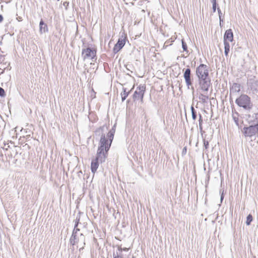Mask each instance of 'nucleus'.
<instances>
[{"instance_id":"f257e3e1","label":"nucleus","mask_w":258,"mask_h":258,"mask_svg":"<svg viewBox=\"0 0 258 258\" xmlns=\"http://www.w3.org/2000/svg\"><path fill=\"white\" fill-rule=\"evenodd\" d=\"M196 75L198 78L200 88L205 93L208 92L211 85V80L209 77L208 67L205 64H201L197 67Z\"/></svg>"},{"instance_id":"f03ea898","label":"nucleus","mask_w":258,"mask_h":258,"mask_svg":"<svg viewBox=\"0 0 258 258\" xmlns=\"http://www.w3.org/2000/svg\"><path fill=\"white\" fill-rule=\"evenodd\" d=\"M112 142L109 140L108 138L105 137V134H102L99 143V147L97 151L99 156L100 155L107 156L108 152L110 148Z\"/></svg>"},{"instance_id":"7ed1b4c3","label":"nucleus","mask_w":258,"mask_h":258,"mask_svg":"<svg viewBox=\"0 0 258 258\" xmlns=\"http://www.w3.org/2000/svg\"><path fill=\"white\" fill-rule=\"evenodd\" d=\"M235 103L246 111H249L253 107L251 98L246 94H241L235 100Z\"/></svg>"},{"instance_id":"20e7f679","label":"nucleus","mask_w":258,"mask_h":258,"mask_svg":"<svg viewBox=\"0 0 258 258\" xmlns=\"http://www.w3.org/2000/svg\"><path fill=\"white\" fill-rule=\"evenodd\" d=\"M79 232L80 229H74L72 236L70 239V243L73 245H75L78 243H82L83 241H85L84 235Z\"/></svg>"},{"instance_id":"39448f33","label":"nucleus","mask_w":258,"mask_h":258,"mask_svg":"<svg viewBox=\"0 0 258 258\" xmlns=\"http://www.w3.org/2000/svg\"><path fill=\"white\" fill-rule=\"evenodd\" d=\"M248 90L252 94L258 96V80L255 76H251L247 80V82Z\"/></svg>"},{"instance_id":"423d86ee","label":"nucleus","mask_w":258,"mask_h":258,"mask_svg":"<svg viewBox=\"0 0 258 258\" xmlns=\"http://www.w3.org/2000/svg\"><path fill=\"white\" fill-rule=\"evenodd\" d=\"M106 158L107 157L105 155H100L99 156V154L97 153L95 159L92 160L91 162V168L92 172L94 173L99 166V163L105 162Z\"/></svg>"},{"instance_id":"0eeeda50","label":"nucleus","mask_w":258,"mask_h":258,"mask_svg":"<svg viewBox=\"0 0 258 258\" xmlns=\"http://www.w3.org/2000/svg\"><path fill=\"white\" fill-rule=\"evenodd\" d=\"M242 132L245 137H251L258 133V123L252 124L248 127L244 126Z\"/></svg>"},{"instance_id":"6e6552de","label":"nucleus","mask_w":258,"mask_h":258,"mask_svg":"<svg viewBox=\"0 0 258 258\" xmlns=\"http://www.w3.org/2000/svg\"><path fill=\"white\" fill-rule=\"evenodd\" d=\"M96 55V51L93 48L88 47L86 49L82 50V55L83 57L84 60L86 59H90L94 61V59L95 58Z\"/></svg>"},{"instance_id":"1a4fd4ad","label":"nucleus","mask_w":258,"mask_h":258,"mask_svg":"<svg viewBox=\"0 0 258 258\" xmlns=\"http://www.w3.org/2000/svg\"><path fill=\"white\" fill-rule=\"evenodd\" d=\"M183 78L185 80L186 85L188 89H191L194 90V88L192 86V79L191 78V70L189 68H187L184 71Z\"/></svg>"},{"instance_id":"9d476101","label":"nucleus","mask_w":258,"mask_h":258,"mask_svg":"<svg viewBox=\"0 0 258 258\" xmlns=\"http://www.w3.org/2000/svg\"><path fill=\"white\" fill-rule=\"evenodd\" d=\"M145 90L146 86L144 85H140L133 94V97L134 100L135 101L141 99L142 101Z\"/></svg>"},{"instance_id":"9b49d317","label":"nucleus","mask_w":258,"mask_h":258,"mask_svg":"<svg viewBox=\"0 0 258 258\" xmlns=\"http://www.w3.org/2000/svg\"><path fill=\"white\" fill-rule=\"evenodd\" d=\"M125 41L124 39L119 38L117 43L115 44L113 51L114 53H117L124 46Z\"/></svg>"},{"instance_id":"f8f14e48","label":"nucleus","mask_w":258,"mask_h":258,"mask_svg":"<svg viewBox=\"0 0 258 258\" xmlns=\"http://www.w3.org/2000/svg\"><path fill=\"white\" fill-rule=\"evenodd\" d=\"M233 40V34L231 29H229L227 30L224 35V42L230 41L232 42Z\"/></svg>"},{"instance_id":"ddd939ff","label":"nucleus","mask_w":258,"mask_h":258,"mask_svg":"<svg viewBox=\"0 0 258 258\" xmlns=\"http://www.w3.org/2000/svg\"><path fill=\"white\" fill-rule=\"evenodd\" d=\"M248 122L253 124L258 123V113H254L248 115Z\"/></svg>"},{"instance_id":"4468645a","label":"nucleus","mask_w":258,"mask_h":258,"mask_svg":"<svg viewBox=\"0 0 258 258\" xmlns=\"http://www.w3.org/2000/svg\"><path fill=\"white\" fill-rule=\"evenodd\" d=\"M48 29L47 25L44 23L42 19L41 20L39 23V32L40 33H46L48 32Z\"/></svg>"},{"instance_id":"2eb2a0df","label":"nucleus","mask_w":258,"mask_h":258,"mask_svg":"<svg viewBox=\"0 0 258 258\" xmlns=\"http://www.w3.org/2000/svg\"><path fill=\"white\" fill-rule=\"evenodd\" d=\"M240 91V85L238 83H234L230 88V94L238 93Z\"/></svg>"},{"instance_id":"dca6fc26","label":"nucleus","mask_w":258,"mask_h":258,"mask_svg":"<svg viewBox=\"0 0 258 258\" xmlns=\"http://www.w3.org/2000/svg\"><path fill=\"white\" fill-rule=\"evenodd\" d=\"M115 124L113 125V126L112 127L111 130L109 131V132L107 134V138H108V139L109 141H111V142H112V141L113 140L114 135L115 131Z\"/></svg>"},{"instance_id":"f3484780","label":"nucleus","mask_w":258,"mask_h":258,"mask_svg":"<svg viewBox=\"0 0 258 258\" xmlns=\"http://www.w3.org/2000/svg\"><path fill=\"white\" fill-rule=\"evenodd\" d=\"M232 118L237 126H239V113L235 110H232Z\"/></svg>"},{"instance_id":"a211bd4d","label":"nucleus","mask_w":258,"mask_h":258,"mask_svg":"<svg viewBox=\"0 0 258 258\" xmlns=\"http://www.w3.org/2000/svg\"><path fill=\"white\" fill-rule=\"evenodd\" d=\"M224 53L227 56L230 51V44L228 42H224Z\"/></svg>"},{"instance_id":"6ab92c4d","label":"nucleus","mask_w":258,"mask_h":258,"mask_svg":"<svg viewBox=\"0 0 258 258\" xmlns=\"http://www.w3.org/2000/svg\"><path fill=\"white\" fill-rule=\"evenodd\" d=\"M129 93H130V92H126V88H123V92H122L121 93L122 101H123L125 100L126 97L128 96Z\"/></svg>"},{"instance_id":"aec40b11","label":"nucleus","mask_w":258,"mask_h":258,"mask_svg":"<svg viewBox=\"0 0 258 258\" xmlns=\"http://www.w3.org/2000/svg\"><path fill=\"white\" fill-rule=\"evenodd\" d=\"M191 112V116L193 120H195L197 118V111L195 109L193 104L190 107Z\"/></svg>"},{"instance_id":"412c9836","label":"nucleus","mask_w":258,"mask_h":258,"mask_svg":"<svg viewBox=\"0 0 258 258\" xmlns=\"http://www.w3.org/2000/svg\"><path fill=\"white\" fill-rule=\"evenodd\" d=\"M199 99L201 100V101L205 103H206L207 100L209 99V97L206 94H201L199 96Z\"/></svg>"},{"instance_id":"4be33fe9","label":"nucleus","mask_w":258,"mask_h":258,"mask_svg":"<svg viewBox=\"0 0 258 258\" xmlns=\"http://www.w3.org/2000/svg\"><path fill=\"white\" fill-rule=\"evenodd\" d=\"M252 221V216L251 214H249L246 217V224L247 225H249Z\"/></svg>"},{"instance_id":"5701e85b","label":"nucleus","mask_w":258,"mask_h":258,"mask_svg":"<svg viewBox=\"0 0 258 258\" xmlns=\"http://www.w3.org/2000/svg\"><path fill=\"white\" fill-rule=\"evenodd\" d=\"M76 245H77V247L79 248V250L81 251L84 248V246L85 245V241H83L82 243H78Z\"/></svg>"},{"instance_id":"b1692460","label":"nucleus","mask_w":258,"mask_h":258,"mask_svg":"<svg viewBox=\"0 0 258 258\" xmlns=\"http://www.w3.org/2000/svg\"><path fill=\"white\" fill-rule=\"evenodd\" d=\"M199 129L201 131H202L203 130V126H202V122H203V119L202 116L201 114H199Z\"/></svg>"},{"instance_id":"393cba45","label":"nucleus","mask_w":258,"mask_h":258,"mask_svg":"<svg viewBox=\"0 0 258 258\" xmlns=\"http://www.w3.org/2000/svg\"><path fill=\"white\" fill-rule=\"evenodd\" d=\"M181 43H182V47L183 48V51L188 52L187 46L186 43L183 39H182Z\"/></svg>"},{"instance_id":"a878e982","label":"nucleus","mask_w":258,"mask_h":258,"mask_svg":"<svg viewBox=\"0 0 258 258\" xmlns=\"http://www.w3.org/2000/svg\"><path fill=\"white\" fill-rule=\"evenodd\" d=\"M80 220V216L79 215H77L75 220V224L74 229L78 228L77 227L78 226V224Z\"/></svg>"},{"instance_id":"bb28decb","label":"nucleus","mask_w":258,"mask_h":258,"mask_svg":"<svg viewBox=\"0 0 258 258\" xmlns=\"http://www.w3.org/2000/svg\"><path fill=\"white\" fill-rule=\"evenodd\" d=\"M217 11L218 12V15H219V20H220V25H221V22H223V19L222 18V12L219 8H217Z\"/></svg>"},{"instance_id":"cd10ccee","label":"nucleus","mask_w":258,"mask_h":258,"mask_svg":"<svg viewBox=\"0 0 258 258\" xmlns=\"http://www.w3.org/2000/svg\"><path fill=\"white\" fill-rule=\"evenodd\" d=\"M113 258H123L121 253H118L117 252L115 253H113Z\"/></svg>"},{"instance_id":"c85d7f7f","label":"nucleus","mask_w":258,"mask_h":258,"mask_svg":"<svg viewBox=\"0 0 258 258\" xmlns=\"http://www.w3.org/2000/svg\"><path fill=\"white\" fill-rule=\"evenodd\" d=\"M6 95L5 91L4 89L0 87V96L1 97H5Z\"/></svg>"},{"instance_id":"c756f323","label":"nucleus","mask_w":258,"mask_h":258,"mask_svg":"<svg viewBox=\"0 0 258 258\" xmlns=\"http://www.w3.org/2000/svg\"><path fill=\"white\" fill-rule=\"evenodd\" d=\"M203 142H204V145L205 148L206 149H207L209 148V142L208 141H206L205 139H204L203 140Z\"/></svg>"},{"instance_id":"7c9ffc66","label":"nucleus","mask_w":258,"mask_h":258,"mask_svg":"<svg viewBox=\"0 0 258 258\" xmlns=\"http://www.w3.org/2000/svg\"><path fill=\"white\" fill-rule=\"evenodd\" d=\"M3 52L2 51L1 48H0V62L3 61L4 60V55L3 54Z\"/></svg>"},{"instance_id":"2f4dec72","label":"nucleus","mask_w":258,"mask_h":258,"mask_svg":"<svg viewBox=\"0 0 258 258\" xmlns=\"http://www.w3.org/2000/svg\"><path fill=\"white\" fill-rule=\"evenodd\" d=\"M216 9H217V4H213L212 5V9H213V12L214 13H215L216 12Z\"/></svg>"},{"instance_id":"473e14b6","label":"nucleus","mask_w":258,"mask_h":258,"mask_svg":"<svg viewBox=\"0 0 258 258\" xmlns=\"http://www.w3.org/2000/svg\"><path fill=\"white\" fill-rule=\"evenodd\" d=\"M186 152H187V149H186V147H185L182 149V154L183 155H185L186 153Z\"/></svg>"},{"instance_id":"72a5a7b5","label":"nucleus","mask_w":258,"mask_h":258,"mask_svg":"<svg viewBox=\"0 0 258 258\" xmlns=\"http://www.w3.org/2000/svg\"><path fill=\"white\" fill-rule=\"evenodd\" d=\"M223 191L221 194V197H220V201H221V203L222 202V201L224 199V194H223Z\"/></svg>"},{"instance_id":"f704fd0d","label":"nucleus","mask_w":258,"mask_h":258,"mask_svg":"<svg viewBox=\"0 0 258 258\" xmlns=\"http://www.w3.org/2000/svg\"><path fill=\"white\" fill-rule=\"evenodd\" d=\"M118 250L119 251V253H121V252L122 251V248L121 246H118Z\"/></svg>"},{"instance_id":"c9c22d12","label":"nucleus","mask_w":258,"mask_h":258,"mask_svg":"<svg viewBox=\"0 0 258 258\" xmlns=\"http://www.w3.org/2000/svg\"><path fill=\"white\" fill-rule=\"evenodd\" d=\"M3 20H4L3 16L1 14H0V23L3 22Z\"/></svg>"},{"instance_id":"e433bc0d","label":"nucleus","mask_w":258,"mask_h":258,"mask_svg":"<svg viewBox=\"0 0 258 258\" xmlns=\"http://www.w3.org/2000/svg\"><path fill=\"white\" fill-rule=\"evenodd\" d=\"M211 2L212 3V5L217 4L216 0H211Z\"/></svg>"},{"instance_id":"4c0bfd02","label":"nucleus","mask_w":258,"mask_h":258,"mask_svg":"<svg viewBox=\"0 0 258 258\" xmlns=\"http://www.w3.org/2000/svg\"><path fill=\"white\" fill-rule=\"evenodd\" d=\"M4 72V70H2L1 69H0V75L3 74Z\"/></svg>"},{"instance_id":"58836bf2","label":"nucleus","mask_w":258,"mask_h":258,"mask_svg":"<svg viewBox=\"0 0 258 258\" xmlns=\"http://www.w3.org/2000/svg\"><path fill=\"white\" fill-rule=\"evenodd\" d=\"M128 250V249L127 248H126V247H124V248H122V251H127Z\"/></svg>"},{"instance_id":"ea45409f","label":"nucleus","mask_w":258,"mask_h":258,"mask_svg":"<svg viewBox=\"0 0 258 258\" xmlns=\"http://www.w3.org/2000/svg\"><path fill=\"white\" fill-rule=\"evenodd\" d=\"M20 19H21V18L19 17V21H21V20H20Z\"/></svg>"},{"instance_id":"a19ab883","label":"nucleus","mask_w":258,"mask_h":258,"mask_svg":"<svg viewBox=\"0 0 258 258\" xmlns=\"http://www.w3.org/2000/svg\"><path fill=\"white\" fill-rule=\"evenodd\" d=\"M20 19H21V18L19 17V21H21V20H20Z\"/></svg>"},{"instance_id":"79ce46f5","label":"nucleus","mask_w":258,"mask_h":258,"mask_svg":"<svg viewBox=\"0 0 258 258\" xmlns=\"http://www.w3.org/2000/svg\"><path fill=\"white\" fill-rule=\"evenodd\" d=\"M8 2H11L12 0H8Z\"/></svg>"},{"instance_id":"37998d69","label":"nucleus","mask_w":258,"mask_h":258,"mask_svg":"<svg viewBox=\"0 0 258 258\" xmlns=\"http://www.w3.org/2000/svg\"><path fill=\"white\" fill-rule=\"evenodd\" d=\"M221 23H222V22H221V25H220L221 27L222 26Z\"/></svg>"}]
</instances>
